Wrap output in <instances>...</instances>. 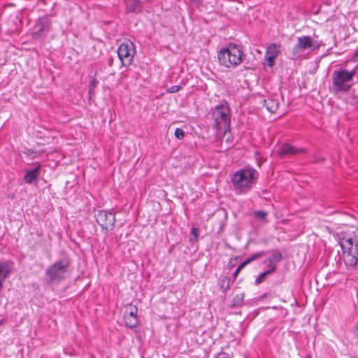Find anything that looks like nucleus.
I'll return each instance as SVG.
<instances>
[{
    "instance_id": "1",
    "label": "nucleus",
    "mask_w": 358,
    "mask_h": 358,
    "mask_svg": "<svg viewBox=\"0 0 358 358\" xmlns=\"http://www.w3.org/2000/svg\"><path fill=\"white\" fill-rule=\"evenodd\" d=\"M258 176V172L252 167H245L235 171L231 177L233 189L238 194L248 193L256 183Z\"/></svg>"
},
{
    "instance_id": "2",
    "label": "nucleus",
    "mask_w": 358,
    "mask_h": 358,
    "mask_svg": "<svg viewBox=\"0 0 358 358\" xmlns=\"http://www.w3.org/2000/svg\"><path fill=\"white\" fill-rule=\"evenodd\" d=\"M211 116V127L217 134H227L231 132V109L226 101L212 108Z\"/></svg>"
},
{
    "instance_id": "3",
    "label": "nucleus",
    "mask_w": 358,
    "mask_h": 358,
    "mask_svg": "<svg viewBox=\"0 0 358 358\" xmlns=\"http://www.w3.org/2000/svg\"><path fill=\"white\" fill-rule=\"evenodd\" d=\"M244 53L234 43H230L227 47L222 48L217 53L220 65L227 68H234L242 63Z\"/></svg>"
},
{
    "instance_id": "4",
    "label": "nucleus",
    "mask_w": 358,
    "mask_h": 358,
    "mask_svg": "<svg viewBox=\"0 0 358 358\" xmlns=\"http://www.w3.org/2000/svg\"><path fill=\"white\" fill-rule=\"evenodd\" d=\"M340 245L343 251V259L346 268L353 270L358 262V241L355 237H343Z\"/></svg>"
},
{
    "instance_id": "5",
    "label": "nucleus",
    "mask_w": 358,
    "mask_h": 358,
    "mask_svg": "<svg viewBox=\"0 0 358 358\" xmlns=\"http://www.w3.org/2000/svg\"><path fill=\"white\" fill-rule=\"evenodd\" d=\"M355 71L339 69L332 73L333 88L336 92H348L353 86Z\"/></svg>"
},
{
    "instance_id": "6",
    "label": "nucleus",
    "mask_w": 358,
    "mask_h": 358,
    "mask_svg": "<svg viewBox=\"0 0 358 358\" xmlns=\"http://www.w3.org/2000/svg\"><path fill=\"white\" fill-rule=\"evenodd\" d=\"M70 261L64 258L55 262L46 271L45 274L50 282L59 283L69 275Z\"/></svg>"
},
{
    "instance_id": "7",
    "label": "nucleus",
    "mask_w": 358,
    "mask_h": 358,
    "mask_svg": "<svg viewBox=\"0 0 358 358\" xmlns=\"http://www.w3.org/2000/svg\"><path fill=\"white\" fill-rule=\"evenodd\" d=\"M117 56L124 66H129L133 63L136 50L134 43L127 40L122 43L117 51Z\"/></svg>"
},
{
    "instance_id": "8",
    "label": "nucleus",
    "mask_w": 358,
    "mask_h": 358,
    "mask_svg": "<svg viewBox=\"0 0 358 358\" xmlns=\"http://www.w3.org/2000/svg\"><path fill=\"white\" fill-rule=\"evenodd\" d=\"M52 28V21L50 15L39 17L33 27L31 36L33 39H38L47 34Z\"/></svg>"
},
{
    "instance_id": "9",
    "label": "nucleus",
    "mask_w": 358,
    "mask_h": 358,
    "mask_svg": "<svg viewBox=\"0 0 358 358\" xmlns=\"http://www.w3.org/2000/svg\"><path fill=\"white\" fill-rule=\"evenodd\" d=\"M95 217L102 230L108 231L115 227V217L113 212L101 210L95 214Z\"/></svg>"
},
{
    "instance_id": "10",
    "label": "nucleus",
    "mask_w": 358,
    "mask_h": 358,
    "mask_svg": "<svg viewBox=\"0 0 358 358\" xmlns=\"http://www.w3.org/2000/svg\"><path fill=\"white\" fill-rule=\"evenodd\" d=\"M314 42L309 36H303L297 38L296 44L293 47L292 55L293 58H298L301 56L302 52L308 48H313L317 49L319 45Z\"/></svg>"
},
{
    "instance_id": "11",
    "label": "nucleus",
    "mask_w": 358,
    "mask_h": 358,
    "mask_svg": "<svg viewBox=\"0 0 358 358\" xmlns=\"http://www.w3.org/2000/svg\"><path fill=\"white\" fill-rule=\"evenodd\" d=\"M13 263L9 261L0 262V291L3 289V282L12 271Z\"/></svg>"
},
{
    "instance_id": "12",
    "label": "nucleus",
    "mask_w": 358,
    "mask_h": 358,
    "mask_svg": "<svg viewBox=\"0 0 358 358\" xmlns=\"http://www.w3.org/2000/svg\"><path fill=\"white\" fill-rule=\"evenodd\" d=\"M306 152V150L304 148H297L296 147L292 146V145L289 143H285L283 144L279 151L278 154L280 156H285V155H296L299 154H303Z\"/></svg>"
},
{
    "instance_id": "13",
    "label": "nucleus",
    "mask_w": 358,
    "mask_h": 358,
    "mask_svg": "<svg viewBox=\"0 0 358 358\" xmlns=\"http://www.w3.org/2000/svg\"><path fill=\"white\" fill-rule=\"evenodd\" d=\"M282 259V255L280 252H275L271 257L264 261V264L268 267V271L271 273L276 269L277 264Z\"/></svg>"
},
{
    "instance_id": "14",
    "label": "nucleus",
    "mask_w": 358,
    "mask_h": 358,
    "mask_svg": "<svg viewBox=\"0 0 358 358\" xmlns=\"http://www.w3.org/2000/svg\"><path fill=\"white\" fill-rule=\"evenodd\" d=\"M40 169L41 166L38 165L33 169L27 171L24 176V181L27 184L37 182L40 174Z\"/></svg>"
},
{
    "instance_id": "15",
    "label": "nucleus",
    "mask_w": 358,
    "mask_h": 358,
    "mask_svg": "<svg viewBox=\"0 0 358 358\" xmlns=\"http://www.w3.org/2000/svg\"><path fill=\"white\" fill-rule=\"evenodd\" d=\"M260 103L271 113H274L278 109V101L273 99H262Z\"/></svg>"
},
{
    "instance_id": "16",
    "label": "nucleus",
    "mask_w": 358,
    "mask_h": 358,
    "mask_svg": "<svg viewBox=\"0 0 358 358\" xmlns=\"http://www.w3.org/2000/svg\"><path fill=\"white\" fill-rule=\"evenodd\" d=\"M127 13H140L142 9L141 3L139 1H126Z\"/></svg>"
},
{
    "instance_id": "17",
    "label": "nucleus",
    "mask_w": 358,
    "mask_h": 358,
    "mask_svg": "<svg viewBox=\"0 0 358 358\" xmlns=\"http://www.w3.org/2000/svg\"><path fill=\"white\" fill-rule=\"evenodd\" d=\"M280 52V45L276 43L270 44L266 50V55L273 56L277 57Z\"/></svg>"
},
{
    "instance_id": "18",
    "label": "nucleus",
    "mask_w": 358,
    "mask_h": 358,
    "mask_svg": "<svg viewBox=\"0 0 358 358\" xmlns=\"http://www.w3.org/2000/svg\"><path fill=\"white\" fill-rule=\"evenodd\" d=\"M124 320L126 327L133 329L136 327L138 324V318L137 317H131L124 315Z\"/></svg>"
},
{
    "instance_id": "19",
    "label": "nucleus",
    "mask_w": 358,
    "mask_h": 358,
    "mask_svg": "<svg viewBox=\"0 0 358 358\" xmlns=\"http://www.w3.org/2000/svg\"><path fill=\"white\" fill-rule=\"evenodd\" d=\"M265 254L266 252L264 251L255 253L252 255L250 257L247 258L244 262H243V263L245 264V266H246L248 264L251 263L252 262L260 259L264 255H265Z\"/></svg>"
},
{
    "instance_id": "20",
    "label": "nucleus",
    "mask_w": 358,
    "mask_h": 358,
    "mask_svg": "<svg viewBox=\"0 0 358 358\" xmlns=\"http://www.w3.org/2000/svg\"><path fill=\"white\" fill-rule=\"evenodd\" d=\"M244 299V294L241 293L236 294L232 299L231 306L232 307H238L242 305Z\"/></svg>"
},
{
    "instance_id": "21",
    "label": "nucleus",
    "mask_w": 358,
    "mask_h": 358,
    "mask_svg": "<svg viewBox=\"0 0 358 358\" xmlns=\"http://www.w3.org/2000/svg\"><path fill=\"white\" fill-rule=\"evenodd\" d=\"M130 310L129 313H126L124 315L131 317H137L138 308L136 306H133L131 304L129 305Z\"/></svg>"
},
{
    "instance_id": "22",
    "label": "nucleus",
    "mask_w": 358,
    "mask_h": 358,
    "mask_svg": "<svg viewBox=\"0 0 358 358\" xmlns=\"http://www.w3.org/2000/svg\"><path fill=\"white\" fill-rule=\"evenodd\" d=\"M229 287V279L227 277L223 278L221 280L220 289L223 290V292H226Z\"/></svg>"
},
{
    "instance_id": "23",
    "label": "nucleus",
    "mask_w": 358,
    "mask_h": 358,
    "mask_svg": "<svg viewBox=\"0 0 358 358\" xmlns=\"http://www.w3.org/2000/svg\"><path fill=\"white\" fill-rule=\"evenodd\" d=\"M270 273H270V271H265V272L262 273H261V274H259V275L257 276V278H256V280H255V283H256L257 285L260 284L262 282H263V280H264L265 277H266L267 275L270 274Z\"/></svg>"
},
{
    "instance_id": "24",
    "label": "nucleus",
    "mask_w": 358,
    "mask_h": 358,
    "mask_svg": "<svg viewBox=\"0 0 358 358\" xmlns=\"http://www.w3.org/2000/svg\"><path fill=\"white\" fill-rule=\"evenodd\" d=\"M276 57L273 56H269L265 55V59L266 60V64L269 67H273L275 64V59Z\"/></svg>"
},
{
    "instance_id": "25",
    "label": "nucleus",
    "mask_w": 358,
    "mask_h": 358,
    "mask_svg": "<svg viewBox=\"0 0 358 358\" xmlns=\"http://www.w3.org/2000/svg\"><path fill=\"white\" fill-rule=\"evenodd\" d=\"M181 89H182V86H180V85H173V86H171V87L168 88L166 90V92L172 94V93L179 92Z\"/></svg>"
},
{
    "instance_id": "26",
    "label": "nucleus",
    "mask_w": 358,
    "mask_h": 358,
    "mask_svg": "<svg viewBox=\"0 0 358 358\" xmlns=\"http://www.w3.org/2000/svg\"><path fill=\"white\" fill-rule=\"evenodd\" d=\"M99 83L98 80L96 78H93L92 80L90 81V85H89V90H94V89L97 87Z\"/></svg>"
},
{
    "instance_id": "27",
    "label": "nucleus",
    "mask_w": 358,
    "mask_h": 358,
    "mask_svg": "<svg viewBox=\"0 0 358 358\" xmlns=\"http://www.w3.org/2000/svg\"><path fill=\"white\" fill-rule=\"evenodd\" d=\"M245 264L242 262L235 270V271L233 273V278L235 280L240 273V271L245 267Z\"/></svg>"
},
{
    "instance_id": "28",
    "label": "nucleus",
    "mask_w": 358,
    "mask_h": 358,
    "mask_svg": "<svg viewBox=\"0 0 358 358\" xmlns=\"http://www.w3.org/2000/svg\"><path fill=\"white\" fill-rule=\"evenodd\" d=\"M255 215L260 218L261 220H264L267 215V213L263 210H259L255 212Z\"/></svg>"
},
{
    "instance_id": "29",
    "label": "nucleus",
    "mask_w": 358,
    "mask_h": 358,
    "mask_svg": "<svg viewBox=\"0 0 358 358\" xmlns=\"http://www.w3.org/2000/svg\"><path fill=\"white\" fill-rule=\"evenodd\" d=\"M215 358H229L225 352H219Z\"/></svg>"
},
{
    "instance_id": "30",
    "label": "nucleus",
    "mask_w": 358,
    "mask_h": 358,
    "mask_svg": "<svg viewBox=\"0 0 358 358\" xmlns=\"http://www.w3.org/2000/svg\"><path fill=\"white\" fill-rule=\"evenodd\" d=\"M114 59L112 56H109L107 59V64L109 66H112L113 65Z\"/></svg>"
},
{
    "instance_id": "31",
    "label": "nucleus",
    "mask_w": 358,
    "mask_h": 358,
    "mask_svg": "<svg viewBox=\"0 0 358 358\" xmlns=\"http://www.w3.org/2000/svg\"><path fill=\"white\" fill-rule=\"evenodd\" d=\"M191 234L194 236L195 239L197 238L198 233H197V229L196 228H192L191 229Z\"/></svg>"
},
{
    "instance_id": "32",
    "label": "nucleus",
    "mask_w": 358,
    "mask_h": 358,
    "mask_svg": "<svg viewBox=\"0 0 358 358\" xmlns=\"http://www.w3.org/2000/svg\"><path fill=\"white\" fill-rule=\"evenodd\" d=\"M94 90H89L88 91V99L89 100H91L93 96H94Z\"/></svg>"
},
{
    "instance_id": "33",
    "label": "nucleus",
    "mask_w": 358,
    "mask_h": 358,
    "mask_svg": "<svg viewBox=\"0 0 358 358\" xmlns=\"http://www.w3.org/2000/svg\"><path fill=\"white\" fill-rule=\"evenodd\" d=\"M174 134H185V132L182 129L177 128L175 130Z\"/></svg>"
},
{
    "instance_id": "34",
    "label": "nucleus",
    "mask_w": 358,
    "mask_h": 358,
    "mask_svg": "<svg viewBox=\"0 0 358 358\" xmlns=\"http://www.w3.org/2000/svg\"><path fill=\"white\" fill-rule=\"evenodd\" d=\"M358 60V51L357 50L352 57V61L357 62Z\"/></svg>"
},
{
    "instance_id": "35",
    "label": "nucleus",
    "mask_w": 358,
    "mask_h": 358,
    "mask_svg": "<svg viewBox=\"0 0 358 358\" xmlns=\"http://www.w3.org/2000/svg\"><path fill=\"white\" fill-rule=\"evenodd\" d=\"M353 333L358 336V324L355 327Z\"/></svg>"
},
{
    "instance_id": "36",
    "label": "nucleus",
    "mask_w": 358,
    "mask_h": 358,
    "mask_svg": "<svg viewBox=\"0 0 358 358\" xmlns=\"http://www.w3.org/2000/svg\"><path fill=\"white\" fill-rule=\"evenodd\" d=\"M176 137L178 138V139H182L184 136H176Z\"/></svg>"
},
{
    "instance_id": "37",
    "label": "nucleus",
    "mask_w": 358,
    "mask_h": 358,
    "mask_svg": "<svg viewBox=\"0 0 358 358\" xmlns=\"http://www.w3.org/2000/svg\"><path fill=\"white\" fill-rule=\"evenodd\" d=\"M3 323V320H0V325H1Z\"/></svg>"
},
{
    "instance_id": "38",
    "label": "nucleus",
    "mask_w": 358,
    "mask_h": 358,
    "mask_svg": "<svg viewBox=\"0 0 358 358\" xmlns=\"http://www.w3.org/2000/svg\"><path fill=\"white\" fill-rule=\"evenodd\" d=\"M357 51H358V49H357Z\"/></svg>"
}]
</instances>
